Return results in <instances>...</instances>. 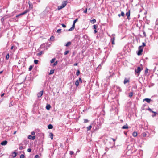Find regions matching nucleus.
Segmentation results:
<instances>
[{"label": "nucleus", "mask_w": 158, "mask_h": 158, "mask_svg": "<svg viewBox=\"0 0 158 158\" xmlns=\"http://www.w3.org/2000/svg\"><path fill=\"white\" fill-rule=\"evenodd\" d=\"M47 44L44 43L40 46V48L42 49H43L42 50L40 51V55L43 54L44 52H43L44 50H47V49L48 48L47 47Z\"/></svg>", "instance_id": "obj_1"}, {"label": "nucleus", "mask_w": 158, "mask_h": 158, "mask_svg": "<svg viewBox=\"0 0 158 158\" xmlns=\"http://www.w3.org/2000/svg\"><path fill=\"white\" fill-rule=\"evenodd\" d=\"M143 47L142 46H139L138 48V51L137 52V55L139 56L140 55L142 54V53L143 51Z\"/></svg>", "instance_id": "obj_2"}, {"label": "nucleus", "mask_w": 158, "mask_h": 158, "mask_svg": "<svg viewBox=\"0 0 158 158\" xmlns=\"http://www.w3.org/2000/svg\"><path fill=\"white\" fill-rule=\"evenodd\" d=\"M115 35L114 34H113L112 35V37L111 39V41L112 42V44L114 45L115 44V42H114V40L115 39Z\"/></svg>", "instance_id": "obj_3"}, {"label": "nucleus", "mask_w": 158, "mask_h": 158, "mask_svg": "<svg viewBox=\"0 0 158 158\" xmlns=\"http://www.w3.org/2000/svg\"><path fill=\"white\" fill-rule=\"evenodd\" d=\"M130 10H129L128 12H127L126 14V15L127 16V18L128 19H130Z\"/></svg>", "instance_id": "obj_4"}, {"label": "nucleus", "mask_w": 158, "mask_h": 158, "mask_svg": "<svg viewBox=\"0 0 158 158\" xmlns=\"http://www.w3.org/2000/svg\"><path fill=\"white\" fill-rule=\"evenodd\" d=\"M75 24L73 23L72 27H71L68 30V31H71L73 30L75 28Z\"/></svg>", "instance_id": "obj_5"}, {"label": "nucleus", "mask_w": 158, "mask_h": 158, "mask_svg": "<svg viewBox=\"0 0 158 158\" xmlns=\"http://www.w3.org/2000/svg\"><path fill=\"white\" fill-rule=\"evenodd\" d=\"M141 70V69L140 67H138L137 68V69L135 70V71L136 73H139L140 72Z\"/></svg>", "instance_id": "obj_6"}, {"label": "nucleus", "mask_w": 158, "mask_h": 158, "mask_svg": "<svg viewBox=\"0 0 158 158\" xmlns=\"http://www.w3.org/2000/svg\"><path fill=\"white\" fill-rule=\"evenodd\" d=\"M67 1H64L62 2V5L64 7L67 5Z\"/></svg>", "instance_id": "obj_7"}, {"label": "nucleus", "mask_w": 158, "mask_h": 158, "mask_svg": "<svg viewBox=\"0 0 158 158\" xmlns=\"http://www.w3.org/2000/svg\"><path fill=\"white\" fill-rule=\"evenodd\" d=\"M7 143V141L6 140H5L1 143V144L2 145H6Z\"/></svg>", "instance_id": "obj_8"}, {"label": "nucleus", "mask_w": 158, "mask_h": 158, "mask_svg": "<svg viewBox=\"0 0 158 158\" xmlns=\"http://www.w3.org/2000/svg\"><path fill=\"white\" fill-rule=\"evenodd\" d=\"M12 156L13 158H15L17 156V153L15 152H12Z\"/></svg>", "instance_id": "obj_9"}, {"label": "nucleus", "mask_w": 158, "mask_h": 158, "mask_svg": "<svg viewBox=\"0 0 158 158\" xmlns=\"http://www.w3.org/2000/svg\"><path fill=\"white\" fill-rule=\"evenodd\" d=\"M148 133V132H143L142 134V135L143 137H145L147 136Z\"/></svg>", "instance_id": "obj_10"}, {"label": "nucleus", "mask_w": 158, "mask_h": 158, "mask_svg": "<svg viewBox=\"0 0 158 158\" xmlns=\"http://www.w3.org/2000/svg\"><path fill=\"white\" fill-rule=\"evenodd\" d=\"M146 101L148 103H149L150 102L151 99L150 98H146L143 99V101Z\"/></svg>", "instance_id": "obj_11"}, {"label": "nucleus", "mask_w": 158, "mask_h": 158, "mask_svg": "<svg viewBox=\"0 0 158 158\" xmlns=\"http://www.w3.org/2000/svg\"><path fill=\"white\" fill-rule=\"evenodd\" d=\"M128 128V127L127 125L126 124L125 125L123 126L122 127V129H127Z\"/></svg>", "instance_id": "obj_12"}, {"label": "nucleus", "mask_w": 158, "mask_h": 158, "mask_svg": "<svg viewBox=\"0 0 158 158\" xmlns=\"http://www.w3.org/2000/svg\"><path fill=\"white\" fill-rule=\"evenodd\" d=\"M129 80L128 79L125 78L124 81V84H125L126 83L129 82Z\"/></svg>", "instance_id": "obj_13"}, {"label": "nucleus", "mask_w": 158, "mask_h": 158, "mask_svg": "<svg viewBox=\"0 0 158 158\" xmlns=\"http://www.w3.org/2000/svg\"><path fill=\"white\" fill-rule=\"evenodd\" d=\"M30 11V10L29 9H27L25 10L22 13V14L23 15H24L26 14L28 12Z\"/></svg>", "instance_id": "obj_14"}, {"label": "nucleus", "mask_w": 158, "mask_h": 158, "mask_svg": "<svg viewBox=\"0 0 158 158\" xmlns=\"http://www.w3.org/2000/svg\"><path fill=\"white\" fill-rule=\"evenodd\" d=\"M137 135V133L136 132L134 131V132H133V133H132V135L134 137H136Z\"/></svg>", "instance_id": "obj_15"}, {"label": "nucleus", "mask_w": 158, "mask_h": 158, "mask_svg": "<svg viewBox=\"0 0 158 158\" xmlns=\"http://www.w3.org/2000/svg\"><path fill=\"white\" fill-rule=\"evenodd\" d=\"M49 136H50V137L52 140L53 139V134L51 132L49 134Z\"/></svg>", "instance_id": "obj_16"}, {"label": "nucleus", "mask_w": 158, "mask_h": 158, "mask_svg": "<svg viewBox=\"0 0 158 158\" xmlns=\"http://www.w3.org/2000/svg\"><path fill=\"white\" fill-rule=\"evenodd\" d=\"M51 106L49 104H47L46 106V109L48 110H49L51 108Z\"/></svg>", "instance_id": "obj_17"}, {"label": "nucleus", "mask_w": 158, "mask_h": 158, "mask_svg": "<svg viewBox=\"0 0 158 158\" xmlns=\"http://www.w3.org/2000/svg\"><path fill=\"white\" fill-rule=\"evenodd\" d=\"M54 71H55L54 69H51L50 71V73H49V74L51 75V74H53L54 73Z\"/></svg>", "instance_id": "obj_18"}, {"label": "nucleus", "mask_w": 158, "mask_h": 158, "mask_svg": "<svg viewBox=\"0 0 158 158\" xmlns=\"http://www.w3.org/2000/svg\"><path fill=\"white\" fill-rule=\"evenodd\" d=\"M48 127L49 129H52L53 128V127L52 125L50 124L48 125Z\"/></svg>", "instance_id": "obj_19"}, {"label": "nucleus", "mask_w": 158, "mask_h": 158, "mask_svg": "<svg viewBox=\"0 0 158 158\" xmlns=\"http://www.w3.org/2000/svg\"><path fill=\"white\" fill-rule=\"evenodd\" d=\"M63 8L64 7L62 6V5L59 6H58L57 9L58 10H60Z\"/></svg>", "instance_id": "obj_20"}, {"label": "nucleus", "mask_w": 158, "mask_h": 158, "mask_svg": "<svg viewBox=\"0 0 158 158\" xmlns=\"http://www.w3.org/2000/svg\"><path fill=\"white\" fill-rule=\"evenodd\" d=\"M79 82L78 80H77L75 82V85H76L77 86H78L79 85Z\"/></svg>", "instance_id": "obj_21"}, {"label": "nucleus", "mask_w": 158, "mask_h": 158, "mask_svg": "<svg viewBox=\"0 0 158 158\" xmlns=\"http://www.w3.org/2000/svg\"><path fill=\"white\" fill-rule=\"evenodd\" d=\"M146 110H148L150 112H152L153 113H156V112L153 111L150 108H148V109H146Z\"/></svg>", "instance_id": "obj_22"}, {"label": "nucleus", "mask_w": 158, "mask_h": 158, "mask_svg": "<svg viewBox=\"0 0 158 158\" xmlns=\"http://www.w3.org/2000/svg\"><path fill=\"white\" fill-rule=\"evenodd\" d=\"M133 93L132 92H130L129 93V97L130 98L133 95Z\"/></svg>", "instance_id": "obj_23"}, {"label": "nucleus", "mask_w": 158, "mask_h": 158, "mask_svg": "<svg viewBox=\"0 0 158 158\" xmlns=\"http://www.w3.org/2000/svg\"><path fill=\"white\" fill-rule=\"evenodd\" d=\"M71 42H68L67 44L65 45V46L66 47H68L70 45Z\"/></svg>", "instance_id": "obj_24"}, {"label": "nucleus", "mask_w": 158, "mask_h": 158, "mask_svg": "<svg viewBox=\"0 0 158 158\" xmlns=\"http://www.w3.org/2000/svg\"><path fill=\"white\" fill-rule=\"evenodd\" d=\"M56 60L55 58H53L50 61L51 63L52 64L53 63H54L55 61Z\"/></svg>", "instance_id": "obj_25"}, {"label": "nucleus", "mask_w": 158, "mask_h": 158, "mask_svg": "<svg viewBox=\"0 0 158 158\" xmlns=\"http://www.w3.org/2000/svg\"><path fill=\"white\" fill-rule=\"evenodd\" d=\"M57 63H58L57 61H55L54 63L52 64V66H53V67L55 66L57 64Z\"/></svg>", "instance_id": "obj_26"}, {"label": "nucleus", "mask_w": 158, "mask_h": 158, "mask_svg": "<svg viewBox=\"0 0 158 158\" xmlns=\"http://www.w3.org/2000/svg\"><path fill=\"white\" fill-rule=\"evenodd\" d=\"M35 109H37L38 108V104H37V105L36 106V105H37V102H35Z\"/></svg>", "instance_id": "obj_27"}, {"label": "nucleus", "mask_w": 158, "mask_h": 158, "mask_svg": "<svg viewBox=\"0 0 158 158\" xmlns=\"http://www.w3.org/2000/svg\"><path fill=\"white\" fill-rule=\"evenodd\" d=\"M91 127H92V126L91 125H90V126H88L87 127V131L90 130L91 129Z\"/></svg>", "instance_id": "obj_28"}, {"label": "nucleus", "mask_w": 158, "mask_h": 158, "mask_svg": "<svg viewBox=\"0 0 158 158\" xmlns=\"http://www.w3.org/2000/svg\"><path fill=\"white\" fill-rule=\"evenodd\" d=\"M91 22L93 24L96 22V20L95 19H93L92 20H91Z\"/></svg>", "instance_id": "obj_29"}, {"label": "nucleus", "mask_w": 158, "mask_h": 158, "mask_svg": "<svg viewBox=\"0 0 158 158\" xmlns=\"http://www.w3.org/2000/svg\"><path fill=\"white\" fill-rule=\"evenodd\" d=\"M10 57L9 54L8 53L6 56V60H8Z\"/></svg>", "instance_id": "obj_30"}, {"label": "nucleus", "mask_w": 158, "mask_h": 158, "mask_svg": "<svg viewBox=\"0 0 158 158\" xmlns=\"http://www.w3.org/2000/svg\"><path fill=\"white\" fill-rule=\"evenodd\" d=\"M80 71L79 70H78L77 71L76 73L77 76H78L80 74Z\"/></svg>", "instance_id": "obj_31"}, {"label": "nucleus", "mask_w": 158, "mask_h": 158, "mask_svg": "<svg viewBox=\"0 0 158 158\" xmlns=\"http://www.w3.org/2000/svg\"><path fill=\"white\" fill-rule=\"evenodd\" d=\"M38 60H34V63L35 64H38Z\"/></svg>", "instance_id": "obj_32"}, {"label": "nucleus", "mask_w": 158, "mask_h": 158, "mask_svg": "<svg viewBox=\"0 0 158 158\" xmlns=\"http://www.w3.org/2000/svg\"><path fill=\"white\" fill-rule=\"evenodd\" d=\"M5 18L4 17H2L1 18V20L2 23L5 20Z\"/></svg>", "instance_id": "obj_33"}, {"label": "nucleus", "mask_w": 158, "mask_h": 158, "mask_svg": "<svg viewBox=\"0 0 158 158\" xmlns=\"http://www.w3.org/2000/svg\"><path fill=\"white\" fill-rule=\"evenodd\" d=\"M33 68V66L32 65H31L30 66L29 68V71H31Z\"/></svg>", "instance_id": "obj_34"}, {"label": "nucleus", "mask_w": 158, "mask_h": 158, "mask_svg": "<svg viewBox=\"0 0 158 158\" xmlns=\"http://www.w3.org/2000/svg\"><path fill=\"white\" fill-rule=\"evenodd\" d=\"M121 15L123 17L124 16L125 14L123 12V11L121 12Z\"/></svg>", "instance_id": "obj_35"}, {"label": "nucleus", "mask_w": 158, "mask_h": 158, "mask_svg": "<svg viewBox=\"0 0 158 158\" xmlns=\"http://www.w3.org/2000/svg\"><path fill=\"white\" fill-rule=\"evenodd\" d=\"M29 7L30 8H32L33 6H32V5L31 3H29Z\"/></svg>", "instance_id": "obj_36"}, {"label": "nucleus", "mask_w": 158, "mask_h": 158, "mask_svg": "<svg viewBox=\"0 0 158 158\" xmlns=\"http://www.w3.org/2000/svg\"><path fill=\"white\" fill-rule=\"evenodd\" d=\"M69 51L68 50L65 51V52H64V55H67L68 53H69Z\"/></svg>", "instance_id": "obj_37"}, {"label": "nucleus", "mask_w": 158, "mask_h": 158, "mask_svg": "<svg viewBox=\"0 0 158 158\" xmlns=\"http://www.w3.org/2000/svg\"><path fill=\"white\" fill-rule=\"evenodd\" d=\"M61 29H58L57 30V32L58 33H61Z\"/></svg>", "instance_id": "obj_38"}, {"label": "nucleus", "mask_w": 158, "mask_h": 158, "mask_svg": "<svg viewBox=\"0 0 158 158\" xmlns=\"http://www.w3.org/2000/svg\"><path fill=\"white\" fill-rule=\"evenodd\" d=\"M87 8H86L84 11V13H87Z\"/></svg>", "instance_id": "obj_39"}, {"label": "nucleus", "mask_w": 158, "mask_h": 158, "mask_svg": "<svg viewBox=\"0 0 158 158\" xmlns=\"http://www.w3.org/2000/svg\"><path fill=\"white\" fill-rule=\"evenodd\" d=\"M24 157L25 156L23 154H22L20 156V158H24Z\"/></svg>", "instance_id": "obj_40"}, {"label": "nucleus", "mask_w": 158, "mask_h": 158, "mask_svg": "<svg viewBox=\"0 0 158 158\" xmlns=\"http://www.w3.org/2000/svg\"><path fill=\"white\" fill-rule=\"evenodd\" d=\"M146 106V105L145 104H144V105H143V107H142V109H143V110L146 109H145V108H144V107H145V106Z\"/></svg>", "instance_id": "obj_41"}, {"label": "nucleus", "mask_w": 158, "mask_h": 158, "mask_svg": "<svg viewBox=\"0 0 158 158\" xmlns=\"http://www.w3.org/2000/svg\"><path fill=\"white\" fill-rule=\"evenodd\" d=\"M73 153H74V152L73 151H70L69 154H70V155H72L73 154Z\"/></svg>", "instance_id": "obj_42"}, {"label": "nucleus", "mask_w": 158, "mask_h": 158, "mask_svg": "<svg viewBox=\"0 0 158 158\" xmlns=\"http://www.w3.org/2000/svg\"><path fill=\"white\" fill-rule=\"evenodd\" d=\"M93 27H94V28L93 29H94V30H96V28H97V26H96V25H94L93 26Z\"/></svg>", "instance_id": "obj_43"}, {"label": "nucleus", "mask_w": 158, "mask_h": 158, "mask_svg": "<svg viewBox=\"0 0 158 158\" xmlns=\"http://www.w3.org/2000/svg\"><path fill=\"white\" fill-rule=\"evenodd\" d=\"M88 122V120L87 119H85L84 120V123H86Z\"/></svg>", "instance_id": "obj_44"}, {"label": "nucleus", "mask_w": 158, "mask_h": 158, "mask_svg": "<svg viewBox=\"0 0 158 158\" xmlns=\"http://www.w3.org/2000/svg\"><path fill=\"white\" fill-rule=\"evenodd\" d=\"M19 149L20 150H22L23 149V147L22 146H21L19 147Z\"/></svg>", "instance_id": "obj_45"}, {"label": "nucleus", "mask_w": 158, "mask_h": 158, "mask_svg": "<svg viewBox=\"0 0 158 158\" xmlns=\"http://www.w3.org/2000/svg\"><path fill=\"white\" fill-rule=\"evenodd\" d=\"M32 136L31 135H29L28 136V139H30L32 138Z\"/></svg>", "instance_id": "obj_46"}, {"label": "nucleus", "mask_w": 158, "mask_h": 158, "mask_svg": "<svg viewBox=\"0 0 158 158\" xmlns=\"http://www.w3.org/2000/svg\"><path fill=\"white\" fill-rule=\"evenodd\" d=\"M43 94V91H42L40 92V97L42 96Z\"/></svg>", "instance_id": "obj_47"}, {"label": "nucleus", "mask_w": 158, "mask_h": 158, "mask_svg": "<svg viewBox=\"0 0 158 158\" xmlns=\"http://www.w3.org/2000/svg\"><path fill=\"white\" fill-rule=\"evenodd\" d=\"M50 40L51 41H52L54 39L53 36H51L50 38Z\"/></svg>", "instance_id": "obj_48"}, {"label": "nucleus", "mask_w": 158, "mask_h": 158, "mask_svg": "<svg viewBox=\"0 0 158 158\" xmlns=\"http://www.w3.org/2000/svg\"><path fill=\"white\" fill-rule=\"evenodd\" d=\"M78 20V19H75L74 21H73V23H76V22Z\"/></svg>", "instance_id": "obj_49"}, {"label": "nucleus", "mask_w": 158, "mask_h": 158, "mask_svg": "<svg viewBox=\"0 0 158 158\" xmlns=\"http://www.w3.org/2000/svg\"><path fill=\"white\" fill-rule=\"evenodd\" d=\"M22 15V13H21V14H20L19 15H17L16 16V17H19V16H21V15Z\"/></svg>", "instance_id": "obj_50"}, {"label": "nucleus", "mask_w": 158, "mask_h": 158, "mask_svg": "<svg viewBox=\"0 0 158 158\" xmlns=\"http://www.w3.org/2000/svg\"><path fill=\"white\" fill-rule=\"evenodd\" d=\"M61 25L64 28H65L66 27V26L64 24H62Z\"/></svg>", "instance_id": "obj_51"}, {"label": "nucleus", "mask_w": 158, "mask_h": 158, "mask_svg": "<svg viewBox=\"0 0 158 158\" xmlns=\"http://www.w3.org/2000/svg\"><path fill=\"white\" fill-rule=\"evenodd\" d=\"M78 80L79 81H80V82H81V83L82 82V80H81V78H80V77L79 78V80Z\"/></svg>", "instance_id": "obj_52"}, {"label": "nucleus", "mask_w": 158, "mask_h": 158, "mask_svg": "<svg viewBox=\"0 0 158 158\" xmlns=\"http://www.w3.org/2000/svg\"><path fill=\"white\" fill-rule=\"evenodd\" d=\"M143 35H144V36L146 37V34L145 32L144 31H143Z\"/></svg>", "instance_id": "obj_53"}, {"label": "nucleus", "mask_w": 158, "mask_h": 158, "mask_svg": "<svg viewBox=\"0 0 158 158\" xmlns=\"http://www.w3.org/2000/svg\"><path fill=\"white\" fill-rule=\"evenodd\" d=\"M31 148H28L27 149V151L29 152H31Z\"/></svg>", "instance_id": "obj_54"}, {"label": "nucleus", "mask_w": 158, "mask_h": 158, "mask_svg": "<svg viewBox=\"0 0 158 158\" xmlns=\"http://www.w3.org/2000/svg\"><path fill=\"white\" fill-rule=\"evenodd\" d=\"M35 138V136H33L32 137V140H34Z\"/></svg>", "instance_id": "obj_55"}, {"label": "nucleus", "mask_w": 158, "mask_h": 158, "mask_svg": "<svg viewBox=\"0 0 158 158\" xmlns=\"http://www.w3.org/2000/svg\"><path fill=\"white\" fill-rule=\"evenodd\" d=\"M142 44H143V45H142V47H143V46H146L145 43H144V42H143L142 43Z\"/></svg>", "instance_id": "obj_56"}, {"label": "nucleus", "mask_w": 158, "mask_h": 158, "mask_svg": "<svg viewBox=\"0 0 158 158\" xmlns=\"http://www.w3.org/2000/svg\"><path fill=\"white\" fill-rule=\"evenodd\" d=\"M31 134L34 135H35V132L34 131H32L31 132Z\"/></svg>", "instance_id": "obj_57"}, {"label": "nucleus", "mask_w": 158, "mask_h": 158, "mask_svg": "<svg viewBox=\"0 0 158 158\" xmlns=\"http://www.w3.org/2000/svg\"><path fill=\"white\" fill-rule=\"evenodd\" d=\"M35 158H39V156L38 155H36L35 156Z\"/></svg>", "instance_id": "obj_58"}, {"label": "nucleus", "mask_w": 158, "mask_h": 158, "mask_svg": "<svg viewBox=\"0 0 158 158\" xmlns=\"http://www.w3.org/2000/svg\"><path fill=\"white\" fill-rule=\"evenodd\" d=\"M78 64V63H75L74 64V66H77Z\"/></svg>", "instance_id": "obj_59"}, {"label": "nucleus", "mask_w": 158, "mask_h": 158, "mask_svg": "<svg viewBox=\"0 0 158 158\" xmlns=\"http://www.w3.org/2000/svg\"><path fill=\"white\" fill-rule=\"evenodd\" d=\"M94 33H96L97 32L96 30H94Z\"/></svg>", "instance_id": "obj_60"}, {"label": "nucleus", "mask_w": 158, "mask_h": 158, "mask_svg": "<svg viewBox=\"0 0 158 158\" xmlns=\"http://www.w3.org/2000/svg\"><path fill=\"white\" fill-rule=\"evenodd\" d=\"M4 95V93H3L1 95V97H2Z\"/></svg>", "instance_id": "obj_61"}, {"label": "nucleus", "mask_w": 158, "mask_h": 158, "mask_svg": "<svg viewBox=\"0 0 158 158\" xmlns=\"http://www.w3.org/2000/svg\"><path fill=\"white\" fill-rule=\"evenodd\" d=\"M13 48H14V46H12L11 47V50L13 49Z\"/></svg>", "instance_id": "obj_62"}, {"label": "nucleus", "mask_w": 158, "mask_h": 158, "mask_svg": "<svg viewBox=\"0 0 158 158\" xmlns=\"http://www.w3.org/2000/svg\"><path fill=\"white\" fill-rule=\"evenodd\" d=\"M112 139L114 141H115L116 140V139H113V138H112Z\"/></svg>", "instance_id": "obj_63"}, {"label": "nucleus", "mask_w": 158, "mask_h": 158, "mask_svg": "<svg viewBox=\"0 0 158 158\" xmlns=\"http://www.w3.org/2000/svg\"><path fill=\"white\" fill-rule=\"evenodd\" d=\"M39 93H38V94H37V97L38 98H39L40 97V96H39Z\"/></svg>", "instance_id": "obj_64"}]
</instances>
